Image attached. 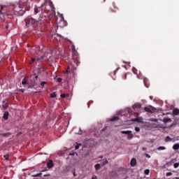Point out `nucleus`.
<instances>
[{
  "instance_id": "f257e3e1",
  "label": "nucleus",
  "mask_w": 179,
  "mask_h": 179,
  "mask_svg": "<svg viewBox=\"0 0 179 179\" xmlns=\"http://www.w3.org/2000/svg\"><path fill=\"white\" fill-rule=\"evenodd\" d=\"M47 3H48V6H50V8L51 9H55V6H54V4H53L52 1H51L50 0L45 1L44 2V3L42 4V5L39 7V9H41V13H43V12H45Z\"/></svg>"
},
{
  "instance_id": "f03ea898",
  "label": "nucleus",
  "mask_w": 179,
  "mask_h": 179,
  "mask_svg": "<svg viewBox=\"0 0 179 179\" xmlns=\"http://www.w3.org/2000/svg\"><path fill=\"white\" fill-rule=\"evenodd\" d=\"M24 22L26 26L29 27L30 24H36V23H38L39 20H36L34 19L32 17L29 16L24 20Z\"/></svg>"
},
{
  "instance_id": "7ed1b4c3",
  "label": "nucleus",
  "mask_w": 179,
  "mask_h": 179,
  "mask_svg": "<svg viewBox=\"0 0 179 179\" xmlns=\"http://www.w3.org/2000/svg\"><path fill=\"white\" fill-rule=\"evenodd\" d=\"M72 50V59L74 61V63H78L79 59V55L78 51L76 50L75 45L71 46Z\"/></svg>"
},
{
  "instance_id": "20e7f679",
  "label": "nucleus",
  "mask_w": 179,
  "mask_h": 179,
  "mask_svg": "<svg viewBox=\"0 0 179 179\" xmlns=\"http://www.w3.org/2000/svg\"><path fill=\"white\" fill-rule=\"evenodd\" d=\"M15 12L17 13V16H22L25 13V10H23L21 4H17L13 7Z\"/></svg>"
},
{
  "instance_id": "39448f33",
  "label": "nucleus",
  "mask_w": 179,
  "mask_h": 179,
  "mask_svg": "<svg viewBox=\"0 0 179 179\" xmlns=\"http://www.w3.org/2000/svg\"><path fill=\"white\" fill-rule=\"evenodd\" d=\"M10 8V7H8V6L3 5V6H1L0 8V15H7V12L8 10V9Z\"/></svg>"
},
{
  "instance_id": "423d86ee",
  "label": "nucleus",
  "mask_w": 179,
  "mask_h": 179,
  "mask_svg": "<svg viewBox=\"0 0 179 179\" xmlns=\"http://www.w3.org/2000/svg\"><path fill=\"white\" fill-rule=\"evenodd\" d=\"M18 13L15 12V10H11L10 8H8V10L6 12V16H10L11 17H14V16H18Z\"/></svg>"
},
{
  "instance_id": "0eeeda50",
  "label": "nucleus",
  "mask_w": 179,
  "mask_h": 179,
  "mask_svg": "<svg viewBox=\"0 0 179 179\" xmlns=\"http://www.w3.org/2000/svg\"><path fill=\"white\" fill-rule=\"evenodd\" d=\"M142 108V105L141 103H135L133 106V109L134 110V111H136L138 110H141Z\"/></svg>"
},
{
  "instance_id": "6e6552de",
  "label": "nucleus",
  "mask_w": 179,
  "mask_h": 179,
  "mask_svg": "<svg viewBox=\"0 0 179 179\" xmlns=\"http://www.w3.org/2000/svg\"><path fill=\"white\" fill-rule=\"evenodd\" d=\"M143 83L145 87L148 88L150 87V82L147 78H143Z\"/></svg>"
},
{
  "instance_id": "1a4fd4ad",
  "label": "nucleus",
  "mask_w": 179,
  "mask_h": 179,
  "mask_svg": "<svg viewBox=\"0 0 179 179\" xmlns=\"http://www.w3.org/2000/svg\"><path fill=\"white\" fill-rule=\"evenodd\" d=\"M101 166L102 167L105 166L106 165L108 164V160L107 159H103L100 161Z\"/></svg>"
},
{
  "instance_id": "9d476101",
  "label": "nucleus",
  "mask_w": 179,
  "mask_h": 179,
  "mask_svg": "<svg viewBox=\"0 0 179 179\" xmlns=\"http://www.w3.org/2000/svg\"><path fill=\"white\" fill-rule=\"evenodd\" d=\"M133 122H136L138 123H142L143 122V117H136L132 120Z\"/></svg>"
},
{
  "instance_id": "9b49d317",
  "label": "nucleus",
  "mask_w": 179,
  "mask_h": 179,
  "mask_svg": "<svg viewBox=\"0 0 179 179\" xmlns=\"http://www.w3.org/2000/svg\"><path fill=\"white\" fill-rule=\"evenodd\" d=\"M137 164V161L136 158H132L130 162V165L132 167H134Z\"/></svg>"
},
{
  "instance_id": "f8f14e48",
  "label": "nucleus",
  "mask_w": 179,
  "mask_h": 179,
  "mask_svg": "<svg viewBox=\"0 0 179 179\" xmlns=\"http://www.w3.org/2000/svg\"><path fill=\"white\" fill-rule=\"evenodd\" d=\"M54 164H53V161L52 160H49L47 163V167L48 169H52L53 168Z\"/></svg>"
},
{
  "instance_id": "ddd939ff",
  "label": "nucleus",
  "mask_w": 179,
  "mask_h": 179,
  "mask_svg": "<svg viewBox=\"0 0 179 179\" xmlns=\"http://www.w3.org/2000/svg\"><path fill=\"white\" fill-rule=\"evenodd\" d=\"M0 136L2 137H9L10 136H11V133L10 132H6V133H1L0 132Z\"/></svg>"
},
{
  "instance_id": "4468645a",
  "label": "nucleus",
  "mask_w": 179,
  "mask_h": 179,
  "mask_svg": "<svg viewBox=\"0 0 179 179\" xmlns=\"http://www.w3.org/2000/svg\"><path fill=\"white\" fill-rule=\"evenodd\" d=\"M173 115L174 116H178V115H179V109H178V108H174V109L173 110Z\"/></svg>"
},
{
  "instance_id": "2eb2a0df",
  "label": "nucleus",
  "mask_w": 179,
  "mask_h": 179,
  "mask_svg": "<svg viewBox=\"0 0 179 179\" xmlns=\"http://www.w3.org/2000/svg\"><path fill=\"white\" fill-rule=\"evenodd\" d=\"M8 116H9V113L8 112H5L3 115V118L4 120H8Z\"/></svg>"
},
{
  "instance_id": "dca6fc26",
  "label": "nucleus",
  "mask_w": 179,
  "mask_h": 179,
  "mask_svg": "<svg viewBox=\"0 0 179 179\" xmlns=\"http://www.w3.org/2000/svg\"><path fill=\"white\" fill-rule=\"evenodd\" d=\"M134 134L129 133V134L127 135V140L131 141V140H132V139L134 138Z\"/></svg>"
},
{
  "instance_id": "f3484780",
  "label": "nucleus",
  "mask_w": 179,
  "mask_h": 179,
  "mask_svg": "<svg viewBox=\"0 0 179 179\" xmlns=\"http://www.w3.org/2000/svg\"><path fill=\"white\" fill-rule=\"evenodd\" d=\"M22 85H29V81L26 78H23V80H22Z\"/></svg>"
},
{
  "instance_id": "a211bd4d",
  "label": "nucleus",
  "mask_w": 179,
  "mask_h": 179,
  "mask_svg": "<svg viewBox=\"0 0 179 179\" xmlns=\"http://www.w3.org/2000/svg\"><path fill=\"white\" fill-rule=\"evenodd\" d=\"M164 123L172 122V120L170 117H166V118H164Z\"/></svg>"
},
{
  "instance_id": "6ab92c4d",
  "label": "nucleus",
  "mask_w": 179,
  "mask_h": 179,
  "mask_svg": "<svg viewBox=\"0 0 179 179\" xmlns=\"http://www.w3.org/2000/svg\"><path fill=\"white\" fill-rule=\"evenodd\" d=\"M132 133V131L127 130V131H121L122 134H127L129 135Z\"/></svg>"
},
{
  "instance_id": "aec40b11",
  "label": "nucleus",
  "mask_w": 179,
  "mask_h": 179,
  "mask_svg": "<svg viewBox=\"0 0 179 179\" xmlns=\"http://www.w3.org/2000/svg\"><path fill=\"white\" fill-rule=\"evenodd\" d=\"M144 110H145V112H146L148 113H152V110L148 107H145Z\"/></svg>"
},
{
  "instance_id": "412c9836",
  "label": "nucleus",
  "mask_w": 179,
  "mask_h": 179,
  "mask_svg": "<svg viewBox=\"0 0 179 179\" xmlns=\"http://www.w3.org/2000/svg\"><path fill=\"white\" fill-rule=\"evenodd\" d=\"M173 149L174 150H179V143H176L173 145Z\"/></svg>"
},
{
  "instance_id": "4be33fe9",
  "label": "nucleus",
  "mask_w": 179,
  "mask_h": 179,
  "mask_svg": "<svg viewBox=\"0 0 179 179\" xmlns=\"http://www.w3.org/2000/svg\"><path fill=\"white\" fill-rule=\"evenodd\" d=\"M94 169L96 171H99L101 169V164H96L94 165Z\"/></svg>"
},
{
  "instance_id": "5701e85b",
  "label": "nucleus",
  "mask_w": 179,
  "mask_h": 179,
  "mask_svg": "<svg viewBox=\"0 0 179 179\" xmlns=\"http://www.w3.org/2000/svg\"><path fill=\"white\" fill-rule=\"evenodd\" d=\"M172 141V138H170L169 136H167L164 138V141H165L166 143L170 142V141Z\"/></svg>"
},
{
  "instance_id": "b1692460",
  "label": "nucleus",
  "mask_w": 179,
  "mask_h": 179,
  "mask_svg": "<svg viewBox=\"0 0 179 179\" xmlns=\"http://www.w3.org/2000/svg\"><path fill=\"white\" fill-rule=\"evenodd\" d=\"M117 120H119V117L118 116L113 117L110 120V122H115V121H117Z\"/></svg>"
},
{
  "instance_id": "393cba45",
  "label": "nucleus",
  "mask_w": 179,
  "mask_h": 179,
  "mask_svg": "<svg viewBox=\"0 0 179 179\" xmlns=\"http://www.w3.org/2000/svg\"><path fill=\"white\" fill-rule=\"evenodd\" d=\"M45 59V55L41 56L40 57L37 58L38 62H41L42 60Z\"/></svg>"
},
{
  "instance_id": "a878e982",
  "label": "nucleus",
  "mask_w": 179,
  "mask_h": 179,
  "mask_svg": "<svg viewBox=\"0 0 179 179\" xmlns=\"http://www.w3.org/2000/svg\"><path fill=\"white\" fill-rule=\"evenodd\" d=\"M69 94H60V97L62 98V99H65V98L69 97Z\"/></svg>"
},
{
  "instance_id": "bb28decb",
  "label": "nucleus",
  "mask_w": 179,
  "mask_h": 179,
  "mask_svg": "<svg viewBox=\"0 0 179 179\" xmlns=\"http://www.w3.org/2000/svg\"><path fill=\"white\" fill-rule=\"evenodd\" d=\"M57 97V94L55 92H52L50 94V98L54 99Z\"/></svg>"
},
{
  "instance_id": "cd10ccee",
  "label": "nucleus",
  "mask_w": 179,
  "mask_h": 179,
  "mask_svg": "<svg viewBox=\"0 0 179 179\" xmlns=\"http://www.w3.org/2000/svg\"><path fill=\"white\" fill-rule=\"evenodd\" d=\"M166 150V147L164 146H159L157 148V150L161 151V150Z\"/></svg>"
},
{
  "instance_id": "c85d7f7f",
  "label": "nucleus",
  "mask_w": 179,
  "mask_h": 179,
  "mask_svg": "<svg viewBox=\"0 0 179 179\" xmlns=\"http://www.w3.org/2000/svg\"><path fill=\"white\" fill-rule=\"evenodd\" d=\"M47 84L45 81L41 82V88H44L45 85Z\"/></svg>"
},
{
  "instance_id": "c756f323",
  "label": "nucleus",
  "mask_w": 179,
  "mask_h": 179,
  "mask_svg": "<svg viewBox=\"0 0 179 179\" xmlns=\"http://www.w3.org/2000/svg\"><path fill=\"white\" fill-rule=\"evenodd\" d=\"M132 72L134 73V74H136V75H138V70H137V69H136V68H132Z\"/></svg>"
},
{
  "instance_id": "7c9ffc66",
  "label": "nucleus",
  "mask_w": 179,
  "mask_h": 179,
  "mask_svg": "<svg viewBox=\"0 0 179 179\" xmlns=\"http://www.w3.org/2000/svg\"><path fill=\"white\" fill-rule=\"evenodd\" d=\"M150 172V169L144 170V174L146 175V176L149 175Z\"/></svg>"
},
{
  "instance_id": "2f4dec72",
  "label": "nucleus",
  "mask_w": 179,
  "mask_h": 179,
  "mask_svg": "<svg viewBox=\"0 0 179 179\" xmlns=\"http://www.w3.org/2000/svg\"><path fill=\"white\" fill-rule=\"evenodd\" d=\"M174 169H178L179 167V162H176L173 164Z\"/></svg>"
},
{
  "instance_id": "473e14b6",
  "label": "nucleus",
  "mask_w": 179,
  "mask_h": 179,
  "mask_svg": "<svg viewBox=\"0 0 179 179\" xmlns=\"http://www.w3.org/2000/svg\"><path fill=\"white\" fill-rule=\"evenodd\" d=\"M38 9H39V10H41V9H40V8H34V10L36 14L38 13Z\"/></svg>"
},
{
  "instance_id": "72a5a7b5",
  "label": "nucleus",
  "mask_w": 179,
  "mask_h": 179,
  "mask_svg": "<svg viewBox=\"0 0 179 179\" xmlns=\"http://www.w3.org/2000/svg\"><path fill=\"white\" fill-rule=\"evenodd\" d=\"M172 175H173V173H172V172H167V173H166V176L167 177L171 176Z\"/></svg>"
},
{
  "instance_id": "f704fd0d",
  "label": "nucleus",
  "mask_w": 179,
  "mask_h": 179,
  "mask_svg": "<svg viewBox=\"0 0 179 179\" xmlns=\"http://www.w3.org/2000/svg\"><path fill=\"white\" fill-rule=\"evenodd\" d=\"M59 17H60V19H61L62 20L64 21V15H63V14H60V15H59Z\"/></svg>"
},
{
  "instance_id": "c9c22d12",
  "label": "nucleus",
  "mask_w": 179,
  "mask_h": 179,
  "mask_svg": "<svg viewBox=\"0 0 179 179\" xmlns=\"http://www.w3.org/2000/svg\"><path fill=\"white\" fill-rule=\"evenodd\" d=\"M57 82L59 83H62V78H57Z\"/></svg>"
},
{
  "instance_id": "e433bc0d",
  "label": "nucleus",
  "mask_w": 179,
  "mask_h": 179,
  "mask_svg": "<svg viewBox=\"0 0 179 179\" xmlns=\"http://www.w3.org/2000/svg\"><path fill=\"white\" fill-rule=\"evenodd\" d=\"M134 130H135L136 132H139V131H141V129H140L138 127H135Z\"/></svg>"
},
{
  "instance_id": "4c0bfd02",
  "label": "nucleus",
  "mask_w": 179,
  "mask_h": 179,
  "mask_svg": "<svg viewBox=\"0 0 179 179\" xmlns=\"http://www.w3.org/2000/svg\"><path fill=\"white\" fill-rule=\"evenodd\" d=\"M3 158H4L6 160H8V159H9V155H3Z\"/></svg>"
},
{
  "instance_id": "58836bf2",
  "label": "nucleus",
  "mask_w": 179,
  "mask_h": 179,
  "mask_svg": "<svg viewBox=\"0 0 179 179\" xmlns=\"http://www.w3.org/2000/svg\"><path fill=\"white\" fill-rule=\"evenodd\" d=\"M34 62H35V59L31 58V60L29 62V64H32L33 63H34Z\"/></svg>"
},
{
  "instance_id": "ea45409f",
  "label": "nucleus",
  "mask_w": 179,
  "mask_h": 179,
  "mask_svg": "<svg viewBox=\"0 0 179 179\" xmlns=\"http://www.w3.org/2000/svg\"><path fill=\"white\" fill-rule=\"evenodd\" d=\"M70 73V66H68L67 69L66 70V73Z\"/></svg>"
},
{
  "instance_id": "a19ab883",
  "label": "nucleus",
  "mask_w": 179,
  "mask_h": 179,
  "mask_svg": "<svg viewBox=\"0 0 179 179\" xmlns=\"http://www.w3.org/2000/svg\"><path fill=\"white\" fill-rule=\"evenodd\" d=\"M79 131H78V135H82L83 134V131H82V129H79Z\"/></svg>"
},
{
  "instance_id": "79ce46f5",
  "label": "nucleus",
  "mask_w": 179,
  "mask_h": 179,
  "mask_svg": "<svg viewBox=\"0 0 179 179\" xmlns=\"http://www.w3.org/2000/svg\"><path fill=\"white\" fill-rule=\"evenodd\" d=\"M127 74L125 73V74L124 75V76H123V80H127Z\"/></svg>"
},
{
  "instance_id": "37998d69",
  "label": "nucleus",
  "mask_w": 179,
  "mask_h": 179,
  "mask_svg": "<svg viewBox=\"0 0 179 179\" xmlns=\"http://www.w3.org/2000/svg\"><path fill=\"white\" fill-rule=\"evenodd\" d=\"M145 157L149 159L151 158V155L148 153L145 154Z\"/></svg>"
},
{
  "instance_id": "c03bdc74",
  "label": "nucleus",
  "mask_w": 179,
  "mask_h": 179,
  "mask_svg": "<svg viewBox=\"0 0 179 179\" xmlns=\"http://www.w3.org/2000/svg\"><path fill=\"white\" fill-rule=\"evenodd\" d=\"M42 175L41 173H37L35 177H40Z\"/></svg>"
},
{
  "instance_id": "a18cd8bd",
  "label": "nucleus",
  "mask_w": 179,
  "mask_h": 179,
  "mask_svg": "<svg viewBox=\"0 0 179 179\" xmlns=\"http://www.w3.org/2000/svg\"><path fill=\"white\" fill-rule=\"evenodd\" d=\"M106 129H107V127H103V128L101 129V131H105Z\"/></svg>"
},
{
  "instance_id": "49530a36",
  "label": "nucleus",
  "mask_w": 179,
  "mask_h": 179,
  "mask_svg": "<svg viewBox=\"0 0 179 179\" xmlns=\"http://www.w3.org/2000/svg\"><path fill=\"white\" fill-rule=\"evenodd\" d=\"M92 179H97V176L94 175L92 176Z\"/></svg>"
},
{
  "instance_id": "de8ad7c7",
  "label": "nucleus",
  "mask_w": 179,
  "mask_h": 179,
  "mask_svg": "<svg viewBox=\"0 0 179 179\" xmlns=\"http://www.w3.org/2000/svg\"><path fill=\"white\" fill-rule=\"evenodd\" d=\"M75 148H76V150H78V149H79V145H76V146H75Z\"/></svg>"
},
{
  "instance_id": "09e8293b",
  "label": "nucleus",
  "mask_w": 179,
  "mask_h": 179,
  "mask_svg": "<svg viewBox=\"0 0 179 179\" xmlns=\"http://www.w3.org/2000/svg\"><path fill=\"white\" fill-rule=\"evenodd\" d=\"M103 155H99V159H103Z\"/></svg>"
},
{
  "instance_id": "8fccbe9b",
  "label": "nucleus",
  "mask_w": 179,
  "mask_h": 179,
  "mask_svg": "<svg viewBox=\"0 0 179 179\" xmlns=\"http://www.w3.org/2000/svg\"><path fill=\"white\" fill-rule=\"evenodd\" d=\"M146 150H147V148H145V147H143V148H142V150H143V151H145Z\"/></svg>"
},
{
  "instance_id": "3c124183",
  "label": "nucleus",
  "mask_w": 179,
  "mask_h": 179,
  "mask_svg": "<svg viewBox=\"0 0 179 179\" xmlns=\"http://www.w3.org/2000/svg\"><path fill=\"white\" fill-rule=\"evenodd\" d=\"M111 12H117V10H114V9L111 8Z\"/></svg>"
},
{
  "instance_id": "603ef678",
  "label": "nucleus",
  "mask_w": 179,
  "mask_h": 179,
  "mask_svg": "<svg viewBox=\"0 0 179 179\" xmlns=\"http://www.w3.org/2000/svg\"><path fill=\"white\" fill-rule=\"evenodd\" d=\"M64 61H65L66 63H68V62H69L68 59H66V58L64 59Z\"/></svg>"
},
{
  "instance_id": "864d4df0",
  "label": "nucleus",
  "mask_w": 179,
  "mask_h": 179,
  "mask_svg": "<svg viewBox=\"0 0 179 179\" xmlns=\"http://www.w3.org/2000/svg\"><path fill=\"white\" fill-rule=\"evenodd\" d=\"M137 78H138V79H142L141 77L139 75H137Z\"/></svg>"
},
{
  "instance_id": "5fc2aeb1",
  "label": "nucleus",
  "mask_w": 179,
  "mask_h": 179,
  "mask_svg": "<svg viewBox=\"0 0 179 179\" xmlns=\"http://www.w3.org/2000/svg\"><path fill=\"white\" fill-rule=\"evenodd\" d=\"M73 175L74 177H76V172H73Z\"/></svg>"
},
{
  "instance_id": "6e6d98bb",
  "label": "nucleus",
  "mask_w": 179,
  "mask_h": 179,
  "mask_svg": "<svg viewBox=\"0 0 179 179\" xmlns=\"http://www.w3.org/2000/svg\"><path fill=\"white\" fill-rule=\"evenodd\" d=\"M37 49H38V50H41V47H40V46H37Z\"/></svg>"
},
{
  "instance_id": "4d7b16f0",
  "label": "nucleus",
  "mask_w": 179,
  "mask_h": 179,
  "mask_svg": "<svg viewBox=\"0 0 179 179\" xmlns=\"http://www.w3.org/2000/svg\"><path fill=\"white\" fill-rule=\"evenodd\" d=\"M113 8H114V9H116L115 4H113Z\"/></svg>"
},
{
  "instance_id": "13d9d810",
  "label": "nucleus",
  "mask_w": 179,
  "mask_h": 179,
  "mask_svg": "<svg viewBox=\"0 0 179 179\" xmlns=\"http://www.w3.org/2000/svg\"><path fill=\"white\" fill-rule=\"evenodd\" d=\"M49 175H47V174H45V175H43V177H47V176H48Z\"/></svg>"
},
{
  "instance_id": "bf43d9fd",
  "label": "nucleus",
  "mask_w": 179,
  "mask_h": 179,
  "mask_svg": "<svg viewBox=\"0 0 179 179\" xmlns=\"http://www.w3.org/2000/svg\"><path fill=\"white\" fill-rule=\"evenodd\" d=\"M150 100H152L153 99V97L152 96H150Z\"/></svg>"
},
{
  "instance_id": "052dcab7",
  "label": "nucleus",
  "mask_w": 179,
  "mask_h": 179,
  "mask_svg": "<svg viewBox=\"0 0 179 179\" xmlns=\"http://www.w3.org/2000/svg\"><path fill=\"white\" fill-rule=\"evenodd\" d=\"M173 179H179V177H175Z\"/></svg>"
},
{
  "instance_id": "680f3d73",
  "label": "nucleus",
  "mask_w": 179,
  "mask_h": 179,
  "mask_svg": "<svg viewBox=\"0 0 179 179\" xmlns=\"http://www.w3.org/2000/svg\"><path fill=\"white\" fill-rule=\"evenodd\" d=\"M6 29H8V25H6Z\"/></svg>"
},
{
  "instance_id": "e2e57ef3",
  "label": "nucleus",
  "mask_w": 179,
  "mask_h": 179,
  "mask_svg": "<svg viewBox=\"0 0 179 179\" xmlns=\"http://www.w3.org/2000/svg\"><path fill=\"white\" fill-rule=\"evenodd\" d=\"M20 92H21L22 93H24V90H21Z\"/></svg>"
},
{
  "instance_id": "0e129e2a",
  "label": "nucleus",
  "mask_w": 179,
  "mask_h": 179,
  "mask_svg": "<svg viewBox=\"0 0 179 179\" xmlns=\"http://www.w3.org/2000/svg\"><path fill=\"white\" fill-rule=\"evenodd\" d=\"M154 122H157V119L154 120Z\"/></svg>"
},
{
  "instance_id": "69168bd1",
  "label": "nucleus",
  "mask_w": 179,
  "mask_h": 179,
  "mask_svg": "<svg viewBox=\"0 0 179 179\" xmlns=\"http://www.w3.org/2000/svg\"><path fill=\"white\" fill-rule=\"evenodd\" d=\"M36 78H38V76H36Z\"/></svg>"
},
{
  "instance_id": "338daca9",
  "label": "nucleus",
  "mask_w": 179,
  "mask_h": 179,
  "mask_svg": "<svg viewBox=\"0 0 179 179\" xmlns=\"http://www.w3.org/2000/svg\"><path fill=\"white\" fill-rule=\"evenodd\" d=\"M153 179H156V178H153Z\"/></svg>"
}]
</instances>
